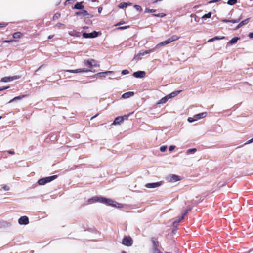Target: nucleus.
Returning <instances> with one entry per match:
<instances>
[{
	"instance_id": "f257e3e1",
	"label": "nucleus",
	"mask_w": 253,
	"mask_h": 253,
	"mask_svg": "<svg viewBox=\"0 0 253 253\" xmlns=\"http://www.w3.org/2000/svg\"><path fill=\"white\" fill-rule=\"evenodd\" d=\"M128 116L129 115H124L123 116H119L116 117L113 123H112V125H120L121 123H122L124 121V120H127Z\"/></svg>"
},
{
	"instance_id": "f03ea898",
	"label": "nucleus",
	"mask_w": 253,
	"mask_h": 253,
	"mask_svg": "<svg viewBox=\"0 0 253 253\" xmlns=\"http://www.w3.org/2000/svg\"><path fill=\"white\" fill-rule=\"evenodd\" d=\"M101 203L113 207H116V204H118L117 202L113 201L112 200L105 197H102Z\"/></svg>"
},
{
	"instance_id": "7ed1b4c3",
	"label": "nucleus",
	"mask_w": 253,
	"mask_h": 253,
	"mask_svg": "<svg viewBox=\"0 0 253 253\" xmlns=\"http://www.w3.org/2000/svg\"><path fill=\"white\" fill-rule=\"evenodd\" d=\"M122 243L125 246H130L133 244V240L130 236H125L123 238Z\"/></svg>"
},
{
	"instance_id": "20e7f679",
	"label": "nucleus",
	"mask_w": 253,
	"mask_h": 253,
	"mask_svg": "<svg viewBox=\"0 0 253 253\" xmlns=\"http://www.w3.org/2000/svg\"><path fill=\"white\" fill-rule=\"evenodd\" d=\"M84 64L89 68H91L93 66H99V65L97 64L96 61L94 59L87 60L84 62Z\"/></svg>"
},
{
	"instance_id": "39448f33",
	"label": "nucleus",
	"mask_w": 253,
	"mask_h": 253,
	"mask_svg": "<svg viewBox=\"0 0 253 253\" xmlns=\"http://www.w3.org/2000/svg\"><path fill=\"white\" fill-rule=\"evenodd\" d=\"M98 33L96 31L90 33H84L83 34V37L84 38H93L97 37Z\"/></svg>"
},
{
	"instance_id": "423d86ee",
	"label": "nucleus",
	"mask_w": 253,
	"mask_h": 253,
	"mask_svg": "<svg viewBox=\"0 0 253 253\" xmlns=\"http://www.w3.org/2000/svg\"><path fill=\"white\" fill-rule=\"evenodd\" d=\"M90 70H88L85 68L84 69H78L76 70H65V72H69V73H81V72H87L88 71H90Z\"/></svg>"
},
{
	"instance_id": "0eeeda50",
	"label": "nucleus",
	"mask_w": 253,
	"mask_h": 253,
	"mask_svg": "<svg viewBox=\"0 0 253 253\" xmlns=\"http://www.w3.org/2000/svg\"><path fill=\"white\" fill-rule=\"evenodd\" d=\"M146 75V72L143 71H138L135 72L133 74V76L137 78H144Z\"/></svg>"
},
{
	"instance_id": "6e6552de",
	"label": "nucleus",
	"mask_w": 253,
	"mask_h": 253,
	"mask_svg": "<svg viewBox=\"0 0 253 253\" xmlns=\"http://www.w3.org/2000/svg\"><path fill=\"white\" fill-rule=\"evenodd\" d=\"M18 223L21 225H27L29 223V218L26 216H21L18 220Z\"/></svg>"
},
{
	"instance_id": "1a4fd4ad",
	"label": "nucleus",
	"mask_w": 253,
	"mask_h": 253,
	"mask_svg": "<svg viewBox=\"0 0 253 253\" xmlns=\"http://www.w3.org/2000/svg\"><path fill=\"white\" fill-rule=\"evenodd\" d=\"M162 182L147 183L145 185V187L147 188H154L160 186Z\"/></svg>"
},
{
	"instance_id": "9d476101",
	"label": "nucleus",
	"mask_w": 253,
	"mask_h": 253,
	"mask_svg": "<svg viewBox=\"0 0 253 253\" xmlns=\"http://www.w3.org/2000/svg\"><path fill=\"white\" fill-rule=\"evenodd\" d=\"M102 197H99V196H95L93 197H92L91 198H90L88 200V202L89 203H96V202H99L101 203V201L102 200Z\"/></svg>"
},
{
	"instance_id": "9b49d317",
	"label": "nucleus",
	"mask_w": 253,
	"mask_h": 253,
	"mask_svg": "<svg viewBox=\"0 0 253 253\" xmlns=\"http://www.w3.org/2000/svg\"><path fill=\"white\" fill-rule=\"evenodd\" d=\"M241 19H242V16L240 15L238 18L235 19L227 20V19H223L221 20V21L223 23L230 22V23H236L239 22L241 20Z\"/></svg>"
},
{
	"instance_id": "f8f14e48",
	"label": "nucleus",
	"mask_w": 253,
	"mask_h": 253,
	"mask_svg": "<svg viewBox=\"0 0 253 253\" xmlns=\"http://www.w3.org/2000/svg\"><path fill=\"white\" fill-rule=\"evenodd\" d=\"M151 241L153 243V249H158L159 243L157 239L155 237H152L151 238Z\"/></svg>"
},
{
	"instance_id": "ddd939ff",
	"label": "nucleus",
	"mask_w": 253,
	"mask_h": 253,
	"mask_svg": "<svg viewBox=\"0 0 253 253\" xmlns=\"http://www.w3.org/2000/svg\"><path fill=\"white\" fill-rule=\"evenodd\" d=\"M181 180L180 177L175 174H172L169 176V181L170 182H176Z\"/></svg>"
},
{
	"instance_id": "4468645a",
	"label": "nucleus",
	"mask_w": 253,
	"mask_h": 253,
	"mask_svg": "<svg viewBox=\"0 0 253 253\" xmlns=\"http://www.w3.org/2000/svg\"><path fill=\"white\" fill-rule=\"evenodd\" d=\"M250 18H247L241 22H240L238 25L237 26V27L235 28V30H237L239 29L240 27H242L243 26L247 24L248 23L249 21Z\"/></svg>"
},
{
	"instance_id": "2eb2a0df",
	"label": "nucleus",
	"mask_w": 253,
	"mask_h": 253,
	"mask_svg": "<svg viewBox=\"0 0 253 253\" xmlns=\"http://www.w3.org/2000/svg\"><path fill=\"white\" fill-rule=\"evenodd\" d=\"M134 92L132 91L127 92L122 94V98L124 99L128 98L134 95Z\"/></svg>"
},
{
	"instance_id": "dca6fc26",
	"label": "nucleus",
	"mask_w": 253,
	"mask_h": 253,
	"mask_svg": "<svg viewBox=\"0 0 253 253\" xmlns=\"http://www.w3.org/2000/svg\"><path fill=\"white\" fill-rule=\"evenodd\" d=\"M171 42H170V41L169 40V39H167V40L166 41H164L163 42H160L159 44H158L157 45H156V47H159V46H165L167 44H168L170 43H171Z\"/></svg>"
},
{
	"instance_id": "f3484780",
	"label": "nucleus",
	"mask_w": 253,
	"mask_h": 253,
	"mask_svg": "<svg viewBox=\"0 0 253 253\" xmlns=\"http://www.w3.org/2000/svg\"><path fill=\"white\" fill-rule=\"evenodd\" d=\"M171 42H170V41L169 40V39H167V40L166 41H164L163 42H160L159 44H158L157 45H156V47H159V46H165L167 44H168L170 43H171Z\"/></svg>"
},
{
	"instance_id": "a211bd4d",
	"label": "nucleus",
	"mask_w": 253,
	"mask_h": 253,
	"mask_svg": "<svg viewBox=\"0 0 253 253\" xmlns=\"http://www.w3.org/2000/svg\"><path fill=\"white\" fill-rule=\"evenodd\" d=\"M171 42H170V41L169 40V39H167V40L166 41H164L163 42H160L159 44H158L157 45H156V47H159V46H165L167 44H168L170 43H171Z\"/></svg>"
},
{
	"instance_id": "6ab92c4d",
	"label": "nucleus",
	"mask_w": 253,
	"mask_h": 253,
	"mask_svg": "<svg viewBox=\"0 0 253 253\" xmlns=\"http://www.w3.org/2000/svg\"><path fill=\"white\" fill-rule=\"evenodd\" d=\"M171 42H170V41L169 40V39H167V40L166 41H164L163 42H160L159 44H158L157 45H156V47H159V46H165L167 44H168L170 43H171Z\"/></svg>"
},
{
	"instance_id": "aec40b11",
	"label": "nucleus",
	"mask_w": 253,
	"mask_h": 253,
	"mask_svg": "<svg viewBox=\"0 0 253 253\" xmlns=\"http://www.w3.org/2000/svg\"><path fill=\"white\" fill-rule=\"evenodd\" d=\"M181 92V90L175 91L167 95L169 99L173 98L176 96H177L178 94H179Z\"/></svg>"
},
{
	"instance_id": "412c9836",
	"label": "nucleus",
	"mask_w": 253,
	"mask_h": 253,
	"mask_svg": "<svg viewBox=\"0 0 253 253\" xmlns=\"http://www.w3.org/2000/svg\"><path fill=\"white\" fill-rule=\"evenodd\" d=\"M83 2H77L74 5V8L76 9H83L84 8V6L82 4Z\"/></svg>"
},
{
	"instance_id": "4be33fe9",
	"label": "nucleus",
	"mask_w": 253,
	"mask_h": 253,
	"mask_svg": "<svg viewBox=\"0 0 253 253\" xmlns=\"http://www.w3.org/2000/svg\"><path fill=\"white\" fill-rule=\"evenodd\" d=\"M206 115L207 112H203L195 115L194 117L196 118V119H199L205 117Z\"/></svg>"
},
{
	"instance_id": "5701e85b",
	"label": "nucleus",
	"mask_w": 253,
	"mask_h": 253,
	"mask_svg": "<svg viewBox=\"0 0 253 253\" xmlns=\"http://www.w3.org/2000/svg\"><path fill=\"white\" fill-rule=\"evenodd\" d=\"M57 177V176L56 175H55L45 177V178L46 183H48V182H50L53 181V180L55 179Z\"/></svg>"
},
{
	"instance_id": "b1692460",
	"label": "nucleus",
	"mask_w": 253,
	"mask_h": 253,
	"mask_svg": "<svg viewBox=\"0 0 253 253\" xmlns=\"http://www.w3.org/2000/svg\"><path fill=\"white\" fill-rule=\"evenodd\" d=\"M26 96H27V95H19L18 96L15 97L14 98H13L12 99H11L9 101V103L12 102L13 101H16L18 100L21 99L25 97Z\"/></svg>"
},
{
	"instance_id": "393cba45",
	"label": "nucleus",
	"mask_w": 253,
	"mask_h": 253,
	"mask_svg": "<svg viewBox=\"0 0 253 253\" xmlns=\"http://www.w3.org/2000/svg\"><path fill=\"white\" fill-rule=\"evenodd\" d=\"M169 99L167 95L161 98L158 102V104H164L166 103Z\"/></svg>"
},
{
	"instance_id": "a878e982",
	"label": "nucleus",
	"mask_w": 253,
	"mask_h": 253,
	"mask_svg": "<svg viewBox=\"0 0 253 253\" xmlns=\"http://www.w3.org/2000/svg\"><path fill=\"white\" fill-rule=\"evenodd\" d=\"M239 38L238 37H234L231 40H230V41L229 42H228L227 44H234V43H236L237 42V41L239 40Z\"/></svg>"
},
{
	"instance_id": "bb28decb",
	"label": "nucleus",
	"mask_w": 253,
	"mask_h": 253,
	"mask_svg": "<svg viewBox=\"0 0 253 253\" xmlns=\"http://www.w3.org/2000/svg\"><path fill=\"white\" fill-rule=\"evenodd\" d=\"M76 15H83L84 16H86L88 15V13L86 10H83L81 11L77 12Z\"/></svg>"
},
{
	"instance_id": "cd10ccee",
	"label": "nucleus",
	"mask_w": 253,
	"mask_h": 253,
	"mask_svg": "<svg viewBox=\"0 0 253 253\" xmlns=\"http://www.w3.org/2000/svg\"><path fill=\"white\" fill-rule=\"evenodd\" d=\"M22 35L23 34L21 32H17L13 34V37L14 38H20L21 37H22Z\"/></svg>"
},
{
	"instance_id": "c85d7f7f",
	"label": "nucleus",
	"mask_w": 253,
	"mask_h": 253,
	"mask_svg": "<svg viewBox=\"0 0 253 253\" xmlns=\"http://www.w3.org/2000/svg\"><path fill=\"white\" fill-rule=\"evenodd\" d=\"M190 211V209H186L184 212L182 214L181 217L178 220L177 222H180L181 220H182L184 218V216L186 215V214Z\"/></svg>"
},
{
	"instance_id": "c756f323",
	"label": "nucleus",
	"mask_w": 253,
	"mask_h": 253,
	"mask_svg": "<svg viewBox=\"0 0 253 253\" xmlns=\"http://www.w3.org/2000/svg\"><path fill=\"white\" fill-rule=\"evenodd\" d=\"M38 183L40 185H43L47 183L45 178L39 179L38 181Z\"/></svg>"
},
{
	"instance_id": "7c9ffc66",
	"label": "nucleus",
	"mask_w": 253,
	"mask_h": 253,
	"mask_svg": "<svg viewBox=\"0 0 253 253\" xmlns=\"http://www.w3.org/2000/svg\"><path fill=\"white\" fill-rule=\"evenodd\" d=\"M171 42H172L173 41H175L176 40H178L179 39V37L177 36V35H172L170 38H169Z\"/></svg>"
},
{
	"instance_id": "2f4dec72",
	"label": "nucleus",
	"mask_w": 253,
	"mask_h": 253,
	"mask_svg": "<svg viewBox=\"0 0 253 253\" xmlns=\"http://www.w3.org/2000/svg\"><path fill=\"white\" fill-rule=\"evenodd\" d=\"M11 80H12V78L9 77H5L2 78L1 79V81L3 82H8Z\"/></svg>"
},
{
	"instance_id": "473e14b6",
	"label": "nucleus",
	"mask_w": 253,
	"mask_h": 253,
	"mask_svg": "<svg viewBox=\"0 0 253 253\" xmlns=\"http://www.w3.org/2000/svg\"><path fill=\"white\" fill-rule=\"evenodd\" d=\"M211 12H209L208 13L204 14L202 17V18L203 19H206V18H210L211 17Z\"/></svg>"
},
{
	"instance_id": "72a5a7b5",
	"label": "nucleus",
	"mask_w": 253,
	"mask_h": 253,
	"mask_svg": "<svg viewBox=\"0 0 253 253\" xmlns=\"http://www.w3.org/2000/svg\"><path fill=\"white\" fill-rule=\"evenodd\" d=\"M237 3V0H229L227 2V4L230 5H233Z\"/></svg>"
},
{
	"instance_id": "f704fd0d",
	"label": "nucleus",
	"mask_w": 253,
	"mask_h": 253,
	"mask_svg": "<svg viewBox=\"0 0 253 253\" xmlns=\"http://www.w3.org/2000/svg\"><path fill=\"white\" fill-rule=\"evenodd\" d=\"M127 5V4L125 3V2H122V3H120L118 6L119 8H124L125 7H126Z\"/></svg>"
},
{
	"instance_id": "c9c22d12",
	"label": "nucleus",
	"mask_w": 253,
	"mask_h": 253,
	"mask_svg": "<svg viewBox=\"0 0 253 253\" xmlns=\"http://www.w3.org/2000/svg\"><path fill=\"white\" fill-rule=\"evenodd\" d=\"M61 16V14L59 13H55L53 16V20L58 19Z\"/></svg>"
},
{
	"instance_id": "e433bc0d",
	"label": "nucleus",
	"mask_w": 253,
	"mask_h": 253,
	"mask_svg": "<svg viewBox=\"0 0 253 253\" xmlns=\"http://www.w3.org/2000/svg\"><path fill=\"white\" fill-rule=\"evenodd\" d=\"M214 39V41L215 40H222L225 39V37L224 36H215L213 38Z\"/></svg>"
},
{
	"instance_id": "4c0bfd02",
	"label": "nucleus",
	"mask_w": 253,
	"mask_h": 253,
	"mask_svg": "<svg viewBox=\"0 0 253 253\" xmlns=\"http://www.w3.org/2000/svg\"><path fill=\"white\" fill-rule=\"evenodd\" d=\"M111 73H112V71H106V72H100V73L96 74L95 75V76H99V75L100 76L102 74H108Z\"/></svg>"
},
{
	"instance_id": "58836bf2",
	"label": "nucleus",
	"mask_w": 253,
	"mask_h": 253,
	"mask_svg": "<svg viewBox=\"0 0 253 253\" xmlns=\"http://www.w3.org/2000/svg\"><path fill=\"white\" fill-rule=\"evenodd\" d=\"M152 253H163L159 249H152Z\"/></svg>"
},
{
	"instance_id": "ea45409f",
	"label": "nucleus",
	"mask_w": 253,
	"mask_h": 253,
	"mask_svg": "<svg viewBox=\"0 0 253 253\" xmlns=\"http://www.w3.org/2000/svg\"><path fill=\"white\" fill-rule=\"evenodd\" d=\"M129 26H121L117 28L118 30H124L129 28Z\"/></svg>"
},
{
	"instance_id": "a19ab883",
	"label": "nucleus",
	"mask_w": 253,
	"mask_h": 253,
	"mask_svg": "<svg viewBox=\"0 0 253 253\" xmlns=\"http://www.w3.org/2000/svg\"><path fill=\"white\" fill-rule=\"evenodd\" d=\"M154 51V50L153 49H151V50H146V51H145L142 53V55H144V54H149V53H150L151 52H153Z\"/></svg>"
},
{
	"instance_id": "79ce46f5",
	"label": "nucleus",
	"mask_w": 253,
	"mask_h": 253,
	"mask_svg": "<svg viewBox=\"0 0 253 253\" xmlns=\"http://www.w3.org/2000/svg\"><path fill=\"white\" fill-rule=\"evenodd\" d=\"M160 151L161 152H165L167 149V146H163L160 147Z\"/></svg>"
},
{
	"instance_id": "37998d69",
	"label": "nucleus",
	"mask_w": 253,
	"mask_h": 253,
	"mask_svg": "<svg viewBox=\"0 0 253 253\" xmlns=\"http://www.w3.org/2000/svg\"><path fill=\"white\" fill-rule=\"evenodd\" d=\"M55 26L58 28H60L62 26H64V25L61 23H58L56 24Z\"/></svg>"
},
{
	"instance_id": "c03bdc74",
	"label": "nucleus",
	"mask_w": 253,
	"mask_h": 253,
	"mask_svg": "<svg viewBox=\"0 0 253 253\" xmlns=\"http://www.w3.org/2000/svg\"><path fill=\"white\" fill-rule=\"evenodd\" d=\"M129 73V71L127 70H123L122 71V74L123 75H126Z\"/></svg>"
},
{
	"instance_id": "a18cd8bd",
	"label": "nucleus",
	"mask_w": 253,
	"mask_h": 253,
	"mask_svg": "<svg viewBox=\"0 0 253 253\" xmlns=\"http://www.w3.org/2000/svg\"><path fill=\"white\" fill-rule=\"evenodd\" d=\"M196 151V148H192V149H189L188 150V152H189V153H194Z\"/></svg>"
},
{
	"instance_id": "49530a36",
	"label": "nucleus",
	"mask_w": 253,
	"mask_h": 253,
	"mask_svg": "<svg viewBox=\"0 0 253 253\" xmlns=\"http://www.w3.org/2000/svg\"><path fill=\"white\" fill-rule=\"evenodd\" d=\"M9 88V86H6V87H0V91H3L4 90L7 89Z\"/></svg>"
},
{
	"instance_id": "de8ad7c7",
	"label": "nucleus",
	"mask_w": 253,
	"mask_h": 253,
	"mask_svg": "<svg viewBox=\"0 0 253 253\" xmlns=\"http://www.w3.org/2000/svg\"><path fill=\"white\" fill-rule=\"evenodd\" d=\"M175 146H173V145L170 146L169 147V151H173L175 149Z\"/></svg>"
},
{
	"instance_id": "09e8293b",
	"label": "nucleus",
	"mask_w": 253,
	"mask_h": 253,
	"mask_svg": "<svg viewBox=\"0 0 253 253\" xmlns=\"http://www.w3.org/2000/svg\"><path fill=\"white\" fill-rule=\"evenodd\" d=\"M7 25V24L4 23H0V27H4Z\"/></svg>"
},
{
	"instance_id": "8fccbe9b",
	"label": "nucleus",
	"mask_w": 253,
	"mask_h": 253,
	"mask_svg": "<svg viewBox=\"0 0 253 253\" xmlns=\"http://www.w3.org/2000/svg\"><path fill=\"white\" fill-rule=\"evenodd\" d=\"M146 11H147L150 13H152V12H154L156 11V10H154V9H146Z\"/></svg>"
},
{
	"instance_id": "3c124183",
	"label": "nucleus",
	"mask_w": 253,
	"mask_h": 253,
	"mask_svg": "<svg viewBox=\"0 0 253 253\" xmlns=\"http://www.w3.org/2000/svg\"><path fill=\"white\" fill-rule=\"evenodd\" d=\"M155 16H157V17H163L164 16H165V14H164L163 13H161V14H159L158 15H155Z\"/></svg>"
},
{
	"instance_id": "603ef678",
	"label": "nucleus",
	"mask_w": 253,
	"mask_h": 253,
	"mask_svg": "<svg viewBox=\"0 0 253 253\" xmlns=\"http://www.w3.org/2000/svg\"><path fill=\"white\" fill-rule=\"evenodd\" d=\"M124 23H125L124 21H121V22L118 23L117 24H116V25H115V26H117L118 25H120L123 24Z\"/></svg>"
},
{
	"instance_id": "864d4df0",
	"label": "nucleus",
	"mask_w": 253,
	"mask_h": 253,
	"mask_svg": "<svg viewBox=\"0 0 253 253\" xmlns=\"http://www.w3.org/2000/svg\"><path fill=\"white\" fill-rule=\"evenodd\" d=\"M8 153L9 154H11V155H13L15 154V152L14 151H12V150H9L7 151Z\"/></svg>"
},
{
	"instance_id": "5fc2aeb1",
	"label": "nucleus",
	"mask_w": 253,
	"mask_h": 253,
	"mask_svg": "<svg viewBox=\"0 0 253 253\" xmlns=\"http://www.w3.org/2000/svg\"><path fill=\"white\" fill-rule=\"evenodd\" d=\"M135 7L136 8V9H137V10H141V6H139V5H135Z\"/></svg>"
},
{
	"instance_id": "6e6d98bb",
	"label": "nucleus",
	"mask_w": 253,
	"mask_h": 253,
	"mask_svg": "<svg viewBox=\"0 0 253 253\" xmlns=\"http://www.w3.org/2000/svg\"><path fill=\"white\" fill-rule=\"evenodd\" d=\"M73 0H67L65 1V5H66L67 4V3H70L71 2V1H72Z\"/></svg>"
},
{
	"instance_id": "4d7b16f0",
	"label": "nucleus",
	"mask_w": 253,
	"mask_h": 253,
	"mask_svg": "<svg viewBox=\"0 0 253 253\" xmlns=\"http://www.w3.org/2000/svg\"><path fill=\"white\" fill-rule=\"evenodd\" d=\"M219 0H212V1H211L209 2L210 3H215V2H216L217 1H218Z\"/></svg>"
},
{
	"instance_id": "13d9d810",
	"label": "nucleus",
	"mask_w": 253,
	"mask_h": 253,
	"mask_svg": "<svg viewBox=\"0 0 253 253\" xmlns=\"http://www.w3.org/2000/svg\"><path fill=\"white\" fill-rule=\"evenodd\" d=\"M188 121L190 122H192L194 121V120L193 118L190 117L188 119Z\"/></svg>"
},
{
	"instance_id": "bf43d9fd",
	"label": "nucleus",
	"mask_w": 253,
	"mask_h": 253,
	"mask_svg": "<svg viewBox=\"0 0 253 253\" xmlns=\"http://www.w3.org/2000/svg\"><path fill=\"white\" fill-rule=\"evenodd\" d=\"M102 10V7H100L98 8V12L99 13H100L101 12Z\"/></svg>"
},
{
	"instance_id": "052dcab7",
	"label": "nucleus",
	"mask_w": 253,
	"mask_h": 253,
	"mask_svg": "<svg viewBox=\"0 0 253 253\" xmlns=\"http://www.w3.org/2000/svg\"><path fill=\"white\" fill-rule=\"evenodd\" d=\"M249 36L251 38H253V33H250Z\"/></svg>"
},
{
	"instance_id": "680f3d73",
	"label": "nucleus",
	"mask_w": 253,
	"mask_h": 253,
	"mask_svg": "<svg viewBox=\"0 0 253 253\" xmlns=\"http://www.w3.org/2000/svg\"><path fill=\"white\" fill-rule=\"evenodd\" d=\"M253 142V138H252L251 139L249 140L248 142L246 143V144L247 143H252Z\"/></svg>"
},
{
	"instance_id": "e2e57ef3",
	"label": "nucleus",
	"mask_w": 253,
	"mask_h": 253,
	"mask_svg": "<svg viewBox=\"0 0 253 253\" xmlns=\"http://www.w3.org/2000/svg\"><path fill=\"white\" fill-rule=\"evenodd\" d=\"M213 41H214V39H213V38H211V39H209V40L208 41V42H213Z\"/></svg>"
},
{
	"instance_id": "0e129e2a",
	"label": "nucleus",
	"mask_w": 253,
	"mask_h": 253,
	"mask_svg": "<svg viewBox=\"0 0 253 253\" xmlns=\"http://www.w3.org/2000/svg\"><path fill=\"white\" fill-rule=\"evenodd\" d=\"M54 35H49L48 37V38L49 39H52Z\"/></svg>"
},
{
	"instance_id": "69168bd1",
	"label": "nucleus",
	"mask_w": 253,
	"mask_h": 253,
	"mask_svg": "<svg viewBox=\"0 0 253 253\" xmlns=\"http://www.w3.org/2000/svg\"><path fill=\"white\" fill-rule=\"evenodd\" d=\"M121 253H126V251H122Z\"/></svg>"
},
{
	"instance_id": "338daca9",
	"label": "nucleus",
	"mask_w": 253,
	"mask_h": 253,
	"mask_svg": "<svg viewBox=\"0 0 253 253\" xmlns=\"http://www.w3.org/2000/svg\"><path fill=\"white\" fill-rule=\"evenodd\" d=\"M97 116V115H96L95 116H94L92 117L91 118V119H93V118H95Z\"/></svg>"
},
{
	"instance_id": "774afa93",
	"label": "nucleus",
	"mask_w": 253,
	"mask_h": 253,
	"mask_svg": "<svg viewBox=\"0 0 253 253\" xmlns=\"http://www.w3.org/2000/svg\"><path fill=\"white\" fill-rule=\"evenodd\" d=\"M4 189L5 190H8V188H7L6 187H4Z\"/></svg>"
}]
</instances>
